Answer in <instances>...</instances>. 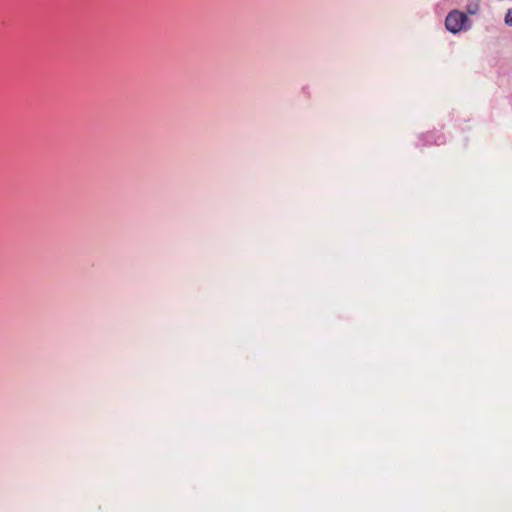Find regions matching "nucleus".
I'll return each instance as SVG.
<instances>
[{
    "label": "nucleus",
    "mask_w": 512,
    "mask_h": 512,
    "mask_svg": "<svg viewBox=\"0 0 512 512\" xmlns=\"http://www.w3.org/2000/svg\"><path fill=\"white\" fill-rule=\"evenodd\" d=\"M470 23L467 16L458 10L450 12V33H458L466 31L470 28Z\"/></svg>",
    "instance_id": "obj_1"
},
{
    "label": "nucleus",
    "mask_w": 512,
    "mask_h": 512,
    "mask_svg": "<svg viewBox=\"0 0 512 512\" xmlns=\"http://www.w3.org/2000/svg\"><path fill=\"white\" fill-rule=\"evenodd\" d=\"M505 24L508 26H512V9H508L505 15Z\"/></svg>",
    "instance_id": "obj_2"
},
{
    "label": "nucleus",
    "mask_w": 512,
    "mask_h": 512,
    "mask_svg": "<svg viewBox=\"0 0 512 512\" xmlns=\"http://www.w3.org/2000/svg\"><path fill=\"white\" fill-rule=\"evenodd\" d=\"M444 26L446 29H448V16L444 19Z\"/></svg>",
    "instance_id": "obj_3"
}]
</instances>
